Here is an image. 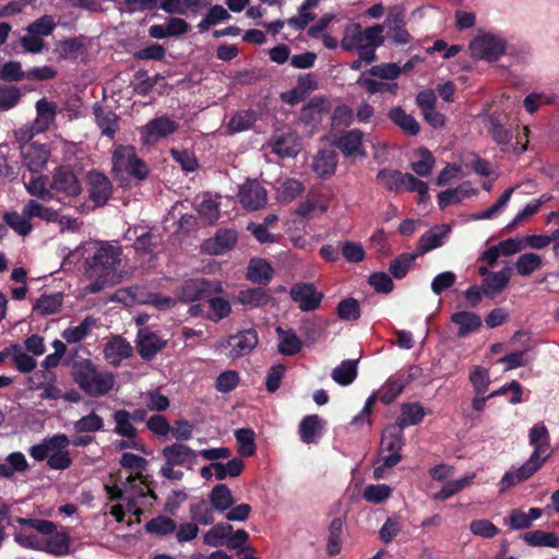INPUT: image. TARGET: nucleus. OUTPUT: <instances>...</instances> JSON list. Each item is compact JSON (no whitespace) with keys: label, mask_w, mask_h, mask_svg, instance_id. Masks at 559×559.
Returning a JSON list of instances; mask_svg holds the SVG:
<instances>
[{"label":"nucleus","mask_w":559,"mask_h":559,"mask_svg":"<svg viewBox=\"0 0 559 559\" xmlns=\"http://www.w3.org/2000/svg\"><path fill=\"white\" fill-rule=\"evenodd\" d=\"M26 213L31 215V218L38 217L46 222H57V211L47 207L35 200H29L26 203Z\"/></svg>","instance_id":"nucleus-61"},{"label":"nucleus","mask_w":559,"mask_h":559,"mask_svg":"<svg viewBox=\"0 0 559 559\" xmlns=\"http://www.w3.org/2000/svg\"><path fill=\"white\" fill-rule=\"evenodd\" d=\"M331 377L340 385L350 384L357 377V360L348 359L342 361L333 369Z\"/></svg>","instance_id":"nucleus-45"},{"label":"nucleus","mask_w":559,"mask_h":559,"mask_svg":"<svg viewBox=\"0 0 559 559\" xmlns=\"http://www.w3.org/2000/svg\"><path fill=\"white\" fill-rule=\"evenodd\" d=\"M362 132L355 129L345 132L336 141V146L345 156L364 155L361 152Z\"/></svg>","instance_id":"nucleus-35"},{"label":"nucleus","mask_w":559,"mask_h":559,"mask_svg":"<svg viewBox=\"0 0 559 559\" xmlns=\"http://www.w3.org/2000/svg\"><path fill=\"white\" fill-rule=\"evenodd\" d=\"M36 118L34 119L33 129L41 133L47 131L55 122L57 116V105L46 98H40L36 102Z\"/></svg>","instance_id":"nucleus-24"},{"label":"nucleus","mask_w":559,"mask_h":559,"mask_svg":"<svg viewBox=\"0 0 559 559\" xmlns=\"http://www.w3.org/2000/svg\"><path fill=\"white\" fill-rule=\"evenodd\" d=\"M209 499L214 510L221 513L229 510L235 502L231 490L224 484L214 486Z\"/></svg>","instance_id":"nucleus-39"},{"label":"nucleus","mask_w":559,"mask_h":559,"mask_svg":"<svg viewBox=\"0 0 559 559\" xmlns=\"http://www.w3.org/2000/svg\"><path fill=\"white\" fill-rule=\"evenodd\" d=\"M324 421L318 415L306 416L299 425L300 439L305 443L316 442L322 435Z\"/></svg>","instance_id":"nucleus-32"},{"label":"nucleus","mask_w":559,"mask_h":559,"mask_svg":"<svg viewBox=\"0 0 559 559\" xmlns=\"http://www.w3.org/2000/svg\"><path fill=\"white\" fill-rule=\"evenodd\" d=\"M528 441L534 447L533 453L521 467L510 469L503 475L500 481L501 491L532 477L550 456V438L544 424L535 425L530 429Z\"/></svg>","instance_id":"nucleus-2"},{"label":"nucleus","mask_w":559,"mask_h":559,"mask_svg":"<svg viewBox=\"0 0 559 559\" xmlns=\"http://www.w3.org/2000/svg\"><path fill=\"white\" fill-rule=\"evenodd\" d=\"M95 119L103 135L114 139L120 127V118L111 110L103 107H95Z\"/></svg>","instance_id":"nucleus-30"},{"label":"nucleus","mask_w":559,"mask_h":559,"mask_svg":"<svg viewBox=\"0 0 559 559\" xmlns=\"http://www.w3.org/2000/svg\"><path fill=\"white\" fill-rule=\"evenodd\" d=\"M542 263L543 262L540 255L528 252L518 258L515 262V269L521 276H530L542 266Z\"/></svg>","instance_id":"nucleus-55"},{"label":"nucleus","mask_w":559,"mask_h":559,"mask_svg":"<svg viewBox=\"0 0 559 559\" xmlns=\"http://www.w3.org/2000/svg\"><path fill=\"white\" fill-rule=\"evenodd\" d=\"M257 119L258 115L254 110H240L231 116L227 129L231 134L242 132L251 129Z\"/></svg>","instance_id":"nucleus-42"},{"label":"nucleus","mask_w":559,"mask_h":559,"mask_svg":"<svg viewBox=\"0 0 559 559\" xmlns=\"http://www.w3.org/2000/svg\"><path fill=\"white\" fill-rule=\"evenodd\" d=\"M425 415V409L419 403L403 404L395 427L403 430L407 426L417 425L423 420Z\"/></svg>","instance_id":"nucleus-36"},{"label":"nucleus","mask_w":559,"mask_h":559,"mask_svg":"<svg viewBox=\"0 0 559 559\" xmlns=\"http://www.w3.org/2000/svg\"><path fill=\"white\" fill-rule=\"evenodd\" d=\"M449 225H436L429 230H427L419 239L416 253L418 255H423L436 248H439L443 245L444 239L448 238L450 234Z\"/></svg>","instance_id":"nucleus-21"},{"label":"nucleus","mask_w":559,"mask_h":559,"mask_svg":"<svg viewBox=\"0 0 559 559\" xmlns=\"http://www.w3.org/2000/svg\"><path fill=\"white\" fill-rule=\"evenodd\" d=\"M71 538L66 531H56L49 537H43L40 549L57 557L70 554Z\"/></svg>","instance_id":"nucleus-25"},{"label":"nucleus","mask_w":559,"mask_h":559,"mask_svg":"<svg viewBox=\"0 0 559 559\" xmlns=\"http://www.w3.org/2000/svg\"><path fill=\"white\" fill-rule=\"evenodd\" d=\"M233 534V526L226 523L215 524L209 530L204 536L203 542L211 547H219L225 544V540Z\"/></svg>","instance_id":"nucleus-46"},{"label":"nucleus","mask_w":559,"mask_h":559,"mask_svg":"<svg viewBox=\"0 0 559 559\" xmlns=\"http://www.w3.org/2000/svg\"><path fill=\"white\" fill-rule=\"evenodd\" d=\"M114 420L116 427L114 429L115 433L132 439L136 435V428L133 426L131 420V413L126 409H118L114 413Z\"/></svg>","instance_id":"nucleus-48"},{"label":"nucleus","mask_w":559,"mask_h":559,"mask_svg":"<svg viewBox=\"0 0 559 559\" xmlns=\"http://www.w3.org/2000/svg\"><path fill=\"white\" fill-rule=\"evenodd\" d=\"M405 174L399 170L381 169L378 175V181L388 190L396 191L403 186Z\"/></svg>","instance_id":"nucleus-59"},{"label":"nucleus","mask_w":559,"mask_h":559,"mask_svg":"<svg viewBox=\"0 0 559 559\" xmlns=\"http://www.w3.org/2000/svg\"><path fill=\"white\" fill-rule=\"evenodd\" d=\"M270 146L272 152L280 157H294L300 151L299 139L290 130L275 134L270 142Z\"/></svg>","instance_id":"nucleus-18"},{"label":"nucleus","mask_w":559,"mask_h":559,"mask_svg":"<svg viewBox=\"0 0 559 559\" xmlns=\"http://www.w3.org/2000/svg\"><path fill=\"white\" fill-rule=\"evenodd\" d=\"M135 343L141 358L150 361L166 347L167 340L162 338L147 328H142L138 331Z\"/></svg>","instance_id":"nucleus-12"},{"label":"nucleus","mask_w":559,"mask_h":559,"mask_svg":"<svg viewBox=\"0 0 559 559\" xmlns=\"http://www.w3.org/2000/svg\"><path fill=\"white\" fill-rule=\"evenodd\" d=\"M71 376L76 385L91 397L109 394L116 384L112 372L98 368L90 359L75 360L71 368Z\"/></svg>","instance_id":"nucleus-4"},{"label":"nucleus","mask_w":559,"mask_h":559,"mask_svg":"<svg viewBox=\"0 0 559 559\" xmlns=\"http://www.w3.org/2000/svg\"><path fill=\"white\" fill-rule=\"evenodd\" d=\"M94 324L95 320L86 317L79 325L67 328L61 336L67 343H78L87 336Z\"/></svg>","instance_id":"nucleus-50"},{"label":"nucleus","mask_w":559,"mask_h":559,"mask_svg":"<svg viewBox=\"0 0 559 559\" xmlns=\"http://www.w3.org/2000/svg\"><path fill=\"white\" fill-rule=\"evenodd\" d=\"M468 48L473 58L495 62L507 52L508 41L499 34L484 33L472 39Z\"/></svg>","instance_id":"nucleus-6"},{"label":"nucleus","mask_w":559,"mask_h":559,"mask_svg":"<svg viewBox=\"0 0 559 559\" xmlns=\"http://www.w3.org/2000/svg\"><path fill=\"white\" fill-rule=\"evenodd\" d=\"M383 29L388 28V37L397 45L408 44L412 39L405 28V11L402 5L391 7L385 17Z\"/></svg>","instance_id":"nucleus-10"},{"label":"nucleus","mask_w":559,"mask_h":559,"mask_svg":"<svg viewBox=\"0 0 559 559\" xmlns=\"http://www.w3.org/2000/svg\"><path fill=\"white\" fill-rule=\"evenodd\" d=\"M451 321L459 325L457 336L465 337L477 331L481 325V319L478 314L471 311H459L452 314Z\"/></svg>","instance_id":"nucleus-31"},{"label":"nucleus","mask_w":559,"mask_h":559,"mask_svg":"<svg viewBox=\"0 0 559 559\" xmlns=\"http://www.w3.org/2000/svg\"><path fill=\"white\" fill-rule=\"evenodd\" d=\"M524 540L534 547H559V537L555 533L544 531H531L524 535Z\"/></svg>","instance_id":"nucleus-49"},{"label":"nucleus","mask_w":559,"mask_h":559,"mask_svg":"<svg viewBox=\"0 0 559 559\" xmlns=\"http://www.w3.org/2000/svg\"><path fill=\"white\" fill-rule=\"evenodd\" d=\"M417 257L418 254L416 252L400 254L390 264L389 270L391 274L399 280L405 277Z\"/></svg>","instance_id":"nucleus-58"},{"label":"nucleus","mask_w":559,"mask_h":559,"mask_svg":"<svg viewBox=\"0 0 559 559\" xmlns=\"http://www.w3.org/2000/svg\"><path fill=\"white\" fill-rule=\"evenodd\" d=\"M511 278V269L504 267L499 272L490 273L481 281V289L486 297L493 299L508 285Z\"/></svg>","instance_id":"nucleus-26"},{"label":"nucleus","mask_w":559,"mask_h":559,"mask_svg":"<svg viewBox=\"0 0 559 559\" xmlns=\"http://www.w3.org/2000/svg\"><path fill=\"white\" fill-rule=\"evenodd\" d=\"M330 110V102L322 97H313L306 106L300 110L299 119L305 123L319 122L324 112Z\"/></svg>","instance_id":"nucleus-29"},{"label":"nucleus","mask_w":559,"mask_h":559,"mask_svg":"<svg viewBox=\"0 0 559 559\" xmlns=\"http://www.w3.org/2000/svg\"><path fill=\"white\" fill-rule=\"evenodd\" d=\"M84 257V270L91 283L85 292L96 294L116 284L115 275L121 264L122 247L117 240H90L78 247Z\"/></svg>","instance_id":"nucleus-1"},{"label":"nucleus","mask_w":559,"mask_h":559,"mask_svg":"<svg viewBox=\"0 0 559 559\" xmlns=\"http://www.w3.org/2000/svg\"><path fill=\"white\" fill-rule=\"evenodd\" d=\"M176 522L167 516H156L145 524L146 532L159 536H166L175 533Z\"/></svg>","instance_id":"nucleus-56"},{"label":"nucleus","mask_w":559,"mask_h":559,"mask_svg":"<svg viewBox=\"0 0 559 559\" xmlns=\"http://www.w3.org/2000/svg\"><path fill=\"white\" fill-rule=\"evenodd\" d=\"M266 190L255 180L243 183L238 192L239 202L248 210H259L266 204Z\"/></svg>","instance_id":"nucleus-15"},{"label":"nucleus","mask_w":559,"mask_h":559,"mask_svg":"<svg viewBox=\"0 0 559 559\" xmlns=\"http://www.w3.org/2000/svg\"><path fill=\"white\" fill-rule=\"evenodd\" d=\"M207 299V305L210 307L211 312H209L205 318L213 322H218L225 318H227L231 312V305L228 299L219 296L211 295Z\"/></svg>","instance_id":"nucleus-43"},{"label":"nucleus","mask_w":559,"mask_h":559,"mask_svg":"<svg viewBox=\"0 0 559 559\" xmlns=\"http://www.w3.org/2000/svg\"><path fill=\"white\" fill-rule=\"evenodd\" d=\"M132 236L135 237L133 247L135 251L140 253L153 252L159 241V237L157 235L153 234L151 230H144L142 227L129 229L126 237L131 240Z\"/></svg>","instance_id":"nucleus-28"},{"label":"nucleus","mask_w":559,"mask_h":559,"mask_svg":"<svg viewBox=\"0 0 559 559\" xmlns=\"http://www.w3.org/2000/svg\"><path fill=\"white\" fill-rule=\"evenodd\" d=\"M162 455L169 465L189 466L193 464L198 453L183 443H173L163 449Z\"/></svg>","instance_id":"nucleus-20"},{"label":"nucleus","mask_w":559,"mask_h":559,"mask_svg":"<svg viewBox=\"0 0 559 559\" xmlns=\"http://www.w3.org/2000/svg\"><path fill=\"white\" fill-rule=\"evenodd\" d=\"M3 219L20 236H27L33 229L31 215L26 213V204L21 213L14 211L4 213Z\"/></svg>","instance_id":"nucleus-37"},{"label":"nucleus","mask_w":559,"mask_h":559,"mask_svg":"<svg viewBox=\"0 0 559 559\" xmlns=\"http://www.w3.org/2000/svg\"><path fill=\"white\" fill-rule=\"evenodd\" d=\"M337 166V153L333 148L320 150L312 162L313 171L321 178L330 177Z\"/></svg>","instance_id":"nucleus-27"},{"label":"nucleus","mask_w":559,"mask_h":559,"mask_svg":"<svg viewBox=\"0 0 559 559\" xmlns=\"http://www.w3.org/2000/svg\"><path fill=\"white\" fill-rule=\"evenodd\" d=\"M214 508L206 500H200L190 506V518L201 525H212L215 522Z\"/></svg>","instance_id":"nucleus-44"},{"label":"nucleus","mask_w":559,"mask_h":559,"mask_svg":"<svg viewBox=\"0 0 559 559\" xmlns=\"http://www.w3.org/2000/svg\"><path fill=\"white\" fill-rule=\"evenodd\" d=\"M50 188L53 198H58L59 201L63 198H75L82 191L76 175L68 166H60L53 171Z\"/></svg>","instance_id":"nucleus-7"},{"label":"nucleus","mask_w":559,"mask_h":559,"mask_svg":"<svg viewBox=\"0 0 559 559\" xmlns=\"http://www.w3.org/2000/svg\"><path fill=\"white\" fill-rule=\"evenodd\" d=\"M403 445V430L392 426L384 430L381 438L383 466L392 467L401 461L400 451Z\"/></svg>","instance_id":"nucleus-9"},{"label":"nucleus","mask_w":559,"mask_h":559,"mask_svg":"<svg viewBox=\"0 0 559 559\" xmlns=\"http://www.w3.org/2000/svg\"><path fill=\"white\" fill-rule=\"evenodd\" d=\"M145 497L146 490L144 489V481L141 479V475H129L120 488L117 487L111 490V499L127 500V511L132 510L138 499Z\"/></svg>","instance_id":"nucleus-11"},{"label":"nucleus","mask_w":559,"mask_h":559,"mask_svg":"<svg viewBox=\"0 0 559 559\" xmlns=\"http://www.w3.org/2000/svg\"><path fill=\"white\" fill-rule=\"evenodd\" d=\"M472 189L469 183L464 182L454 189H448L438 194V204L441 209L449 206L452 203H459L467 198Z\"/></svg>","instance_id":"nucleus-47"},{"label":"nucleus","mask_w":559,"mask_h":559,"mask_svg":"<svg viewBox=\"0 0 559 559\" xmlns=\"http://www.w3.org/2000/svg\"><path fill=\"white\" fill-rule=\"evenodd\" d=\"M90 186V199L96 205H104L111 194V183L109 179L98 171H91L87 175Z\"/></svg>","instance_id":"nucleus-19"},{"label":"nucleus","mask_w":559,"mask_h":559,"mask_svg":"<svg viewBox=\"0 0 559 559\" xmlns=\"http://www.w3.org/2000/svg\"><path fill=\"white\" fill-rule=\"evenodd\" d=\"M62 305V295H43L37 299L33 310L40 316H49L57 313Z\"/></svg>","instance_id":"nucleus-51"},{"label":"nucleus","mask_w":559,"mask_h":559,"mask_svg":"<svg viewBox=\"0 0 559 559\" xmlns=\"http://www.w3.org/2000/svg\"><path fill=\"white\" fill-rule=\"evenodd\" d=\"M237 242V233L233 229H221L212 238L202 243V250L207 254L219 255L230 250Z\"/></svg>","instance_id":"nucleus-17"},{"label":"nucleus","mask_w":559,"mask_h":559,"mask_svg":"<svg viewBox=\"0 0 559 559\" xmlns=\"http://www.w3.org/2000/svg\"><path fill=\"white\" fill-rule=\"evenodd\" d=\"M273 276L271 264L263 259H251L247 267V278L258 284H269Z\"/></svg>","instance_id":"nucleus-34"},{"label":"nucleus","mask_w":559,"mask_h":559,"mask_svg":"<svg viewBox=\"0 0 559 559\" xmlns=\"http://www.w3.org/2000/svg\"><path fill=\"white\" fill-rule=\"evenodd\" d=\"M258 342L259 338L255 330L249 329L230 335L224 346L229 349L228 356L230 358H238L250 354L258 345Z\"/></svg>","instance_id":"nucleus-13"},{"label":"nucleus","mask_w":559,"mask_h":559,"mask_svg":"<svg viewBox=\"0 0 559 559\" xmlns=\"http://www.w3.org/2000/svg\"><path fill=\"white\" fill-rule=\"evenodd\" d=\"M485 126L491 134L495 142L498 144H508L512 139V133L509 129L501 124L499 119L491 115L486 118Z\"/></svg>","instance_id":"nucleus-53"},{"label":"nucleus","mask_w":559,"mask_h":559,"mask_svg":"<svg viewBox=\"0 0 559 559\" xmlns=\"http://www.w3.org/2000/svg\"><path fill=\"white\" fill-rule=\"evenodd\" d=\"M221 283H212L205 278H191L186 281L177 290V299L185 304L205 299L213 294L221 293Z\"/></svg>","instance_id":"nucleus-8"},{"label":"nucleus","mask_w":559,"mask_h":559,"mask_svg":"<svg viewBox=\"0 0 559 559\" xmlns=\"http://www.w3.org/2000/svg\"><path fill=\"white\" fill-rule=\"evenodd\" d=\"M278 335V352L282 355L294 356L301 349V341L293 330H284L281 326L276 328Z\"/></svg>","instance_id":"nucleus-38"},{"label":"nucleus","mask_w":559,"mask_h":559,"mask_svg":"<svg viewBox=\"0 0 559 559\" xmlns=\"http://www.w3.org/2000/svg\"><path fill=\"white\" fill-rule=\"evenodd\" d=\"M103 428L104 420L95 412H92L73 423V429L78 433H93L103 430Z\"/></svg>","instance_id":"nucleus-54"},{"label":"nucleus","mask_w":559,"mask_h":559,"mask_svg":"<svg viewBox=\"0 0 559 559\" xmlns=\"http://www.w3.org/2000/svg\"><path fill=\"white\" fill-rule=\"evenodd\" d=\"M292 299L298 304L301 311H312L317 309L323 295L318 292L311 283H297L289 292Z\"/></svg>","instance_id":"nucleus-14"},{"label":"nucleus","mask_w":559,"mask_h":559,"mask_svg":"<svg viewBox=\"0 0 559 559\" xmlns=\"http://www.w3.org/2000/svg\"><path fill=\"white\" fill-rule=\"evenodd\" d=\"M9 350V357H11L15 368L22 372V373H29L32 372L36 366V360L27 355L21 345L19 344H11L8 346Z\"/></svg>","instance_id":"nucleus-41"},{"label":"nucleus","mask_w":559,"mask_h":559,"mask_svg":"<svg viewBox=\"0 0 559 559\" xmlns=\"http://www.w3.org/2000/svg\"><path fill=\"white\" fill-rule=\"evenodd\" d=\"M389 119L408 135L418 134L420 127L416 119L406 114L402 107H393L388 112Z\"/></svg>","instance_id":"nucleus-33"},{"label":"nucleus","mask_w":559,"mask_h":559,"mask_svg":"<svg viewBox=\"0 0 559 559\" xmlns=\"http://www.w3.org/2000/svg\"><path fill=\"white\" fill-rule=\"evenodd\" d=\"M112 170L119 179L132 176L143 180L148 175L147 166L136 156L134 147L118 146L112 154Z\"/></svg>","instance_id":"nucleus-5"},{"label":"nucleus","mask_w":559,"mask_h":559,"mask_svg":"<svg viewBox=\"0 0 559 559\" xmlns=\"http://www.w3.org/2000/svg\"><path fill=\"white\" fill-rule=\"evenodd\" d=\"M179 129L178 122L167 116H160L150 120L143 127V133L152 141L166 138Z\"/></svg>","instance_id":"nucleus-23"},{"label":"nucleus","mask_w":559,"mask_h":559,"mask_svg":"<svg viewBox=\"0 0 559 559\" xmlns=\"http://www.w3.org/2000/svg\"><path fill=\"white\" fill-rule=\"evenodd\" d=\"M357 84H359L361 87L365 88V91L369 94H377V93H385L389 92L391 94H396V91L399 88L397 83H384L380 81H376L373 79L367 78L364 74L359 76L357 80Z\"/></svg>","instance_id":"nucleus-57"},{"label":"nucleus","mask_w":559,"mask_h":559,"mask_svg":"<svg viewBox=\"0 0 559 559\" xmlns=\"http://www.w3.org/2000/svg\"><path fill=\"white\" fill-rule=\"evenodd\" d=\"M391 488L385 484L368 485L362 492V498L371 503H381L391 495Z\"/></svg>","instance_id":"nucleus-64"},{"label":"nucleus","mask_w":559,"mask_h":559,"mask_svg":"<svg viewBox=\"0 0 559 559\" xmlns=\"http://www.w3.org/2000/svg\"><path fill=\"white\" fill-rule=\"evenodd\" d=\"M24 165L32 173H40L47 165L50 152L45 144L31 143L21 147Z\"/></svg>","instance_id":"nucleus-16"},{"label":"nucleus","mask_w":559,"mask_h":559,"mask_svg":"<svg viewBox=\"0 0 559 559\" xmlns=\"http://www.w3.org/2000/svg\"><path fill=\"white\" fill-rule=\"evenodd\" d=\"M26 191L43 201H49L53 199L51 188L47 187L46 179L43 176H32L29 181L25 182Z\"/></svg>","instance_id":"nucleus-52"},{"label":"nucleus","mask_w":559,"mask_h":559,"mask_svg":"<svg viewBox=\"0 0 559 559\" xmlns=\"http://www.w3.org/2000/svg\"><path fill=\"white\" fill-rule=\"evenodd\" d=\"M56 28V23L53 17L50 15H44L34 22H32L27 27L26 32L43 38L45 36H49L53 29Z\"/></svg>","instance_id":"nucleus-62"},{"label":"nucleus","mask_w":559,"mask_h":559,"mask_svg":"<svg viewBox=\"0 0 559 559\" xmlns=\"http://www.w3.org/2000/svg\"><path fill=\"white\" fill-rule=\"evenodd\" d=\"M383 43V25L376 24L362 28L359 23H349L344 27L341 48L345 51H357L359 57L370 64L377 60L376 50Z\"/></svg>","instance_id":"nucleus-3"},{"label":"nucleus","mask_w":559,"mask_h":559,"mask_svg":"<svg viewBox=\"0 0 559 559\" xmlns=\"http://www.w3.org/2000/svg\"><path fill=\"white\" fill-rule=\"evenodd\" d=\"M337 316L344 321H355L360 318L359 304L354 298H347L338 302Z\"/></svg>","instance_id":"nucleus-63"},{"label":"nucleus","mask_w":559,"mask_h":559,"mask_svg":"<svg viewBox=\"0 0 559 559\" xmlns=\"http://www.w3.org/2000/svg\"><path fill=\"white\" fill-rule=\"evenodd\" d=\"M131 344L121 336H114L104 347L105 359L112 366H119L126 358L132 356Z\"/></svg>","instance_id":"nucleus-22"},{"label":"nucleus","mask_w":559,"mask_h":559,"mask_svg":"<svg viewBox=\"0 0 559 559\" xmlns=\"http://www.w3.org/2000/svg\"><path fill=\"white\" fill-rule=\"evenodd\" d=\"M418 154L420 159L413 162L411 167L416 175L427 177L431 174L436 159L427 148H420Z\"/></svg>","instance_id":"nucleus-60"},{"label":"nucleus","mask_w":559,"mask_h":559,"mask_svg":"<svg viewBox=\"0 0 559 559\" xmlns=\"http://www.w3.org/2000/svg\"><path fill=\"white\" fill-rule=\"evenodd\" d=\"M238 301L245 307L253 309L267 305L271 301V296L264 288L254 287L241 290L238 295Z\"/></svg>","instance_id":"nucleus-40"}]
</instances>
